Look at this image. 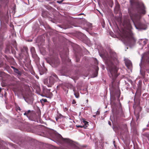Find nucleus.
<instances>
[{"instance_id": "obj_13", "label": "nucleus", "mask_w": 149, "mask_h": 149, "mask_svg": "<svg viewBox=\"0 0 149 149\" xmlns=\"http://www.w3.org/2000/svg\"><path fill=\"white\" fill-rule=\"evenodd\" d=\"M54 80L55 79L54 78L50 76L49 79L48 81L49 84L47 85L49 87H51V86L53 84Z\"/></svg>"}, {"instance_id": "obj_16", "label": "nucleus", "mask_w": 149, "mask_h": 149, "mask_svg": "<svg viewBox=\"0 0 149 149\" xmlns=\"http://www.w3.org/2000/svg\"><path fill=\"white\" fill-rule=\"evenodd\" d=\"M6 143L0 139V148L4 149V147H6Z\"/></svg>"}, {"instance_id": "obj_7", "label": "nucleus", "mask_w": 149, "mask_h": 149, "mask_svg": "<svg viewBox=\"0 0 149 149\" xmlns=\"http://www.w3.org/2000/svg\"><path fill=\"white\" fill-rule=\"evenodd\" d=\"M120 40L126 46L132 48L135 45V40L134 38H119Z\"/></svg>"}, {"instance_id": "obj_6", "label": "nucleus", "mask_w": 149, "mask_h": 149, "mask_svg": "<svg viewBox=\"0 0 149 149\" xmlns=\"http://www.w3.org/2000/svg\"><path fill=\"white\" fill-rule=\"evenodd\" d=\"M21 53L19 54V57L21 62H23L25 64L26 61H29L28 49L26 47H24L22 49H20Z\"/></svg>"}, {"instance_id": "obj_51", "label": "nucleus", "mask_w": 149, "mask_h": 149, "mask_svg": "<svg viewBox=\"0 0 149 149\" xmlns=\"http://www.w3.org/2000/svg\"><path fill=\"white\" fill-rule=\"evenodd\" d=\"M99 13L102 16H103V14L102 13H101L100 11H99Z\"/></svg>"}, {"instance_id": "obj_40", "label": "nucleus", "mask_w": 149, "mask_h": 149, "mask_svg": "<svg viewBox=\"0 0 149 149\" xmlns=\"http://www.w3.org/2000/svg\"><path fill=\"white\" fill-rule=\"evenodd\" d=\"M96 115H99L100 114V111H97L96 113Z\"/></svg>"}, {"instance_id": "obj_32", "label": "nucleus", "mask_w": 149, "mask_h": 149, "mask_svg": "<svg viewBox=\"0 0 149 149\" xmlns=\"http://www.w3.org/2000/svg\"><path fill=\"white\" fill-rule=\"evenodd\" d=\"M142 81L141 80H139V86H141V84H142Z\"/></svg>"}, {"instance_id": "obj_41", "label": "nucleus", "mask_w": 149, "mask_h": 149, "mask_svg": "<svg viewBox=\"0 0 149 149\" xmlns=\"http://www.w3.org/2000/svg\"><path fill=\"white\" fill-rule=\"evenodd\" d=\"M3 64V62H1L0 63V68L2 67Z\"/></svg>"}, {"instance_id": "obj_23", "label": "nucleus", "mask_w": 149, "mask_h": 149, "mask_svg": "<svg viewBox=\"0 0 149 149\" xmlns=\"http://www.w3.org/2000/svg\"><path fill=\"white\" fill-rule=\"evenodd\" d=\"M31 111L30 110H29L27 111H26V116L29 120H30V113Z\"/></svg>"}, {"instance_id": "obj_25", "label": "nucleus", "mask_w": 149, "mask_h": 149, "mask_svg": "<svg viewBox=\"0 0 149 149\" xmlns=\"http://www.w3.org/2000/svg\"><path fill=\"white\" fill-rule=\"evenodd\" d=\"M72 47H73V49L74 51H76V49H78L79 48V46L75 44H73L72 45Z\"/></svg>"}, {"instance_id": "obj_28", "label": "nucleus", "mask_w": 149, "mask_h": 149, "mask_svg": "<svg viewBox=\"0 0 149 149\" xmlns=\"http://www.w3.org/2000/svg\"><path fill=\"white\" fill-rule=\"evenodd\" d=\"M42 38H37L36 39V42L37 43H38L40 44L41 45H42V43L41 42L40 43V42H39V40H41V39Z\"/></svg>"}, {"instance_id": "obj_21", "label": "nucleus", "mask_w": 149, "mask_h": 149, "mask_svg": "<svg viewBox=\"0 0 149 149\" xmlns=\"http://www.w3.org/2000/svg\"><path fill=\"white\" fill-rule=\"evenodd\" d=\"M15 73H16L19 76H21L22 75V73L21 72L19 71L18 69L16 68L14 71Z\"/></svg>"}, {"instance_id": "obj_27", "label": "nucleus", "mask_w": 149, "mask_h": 149, "mask_svg": "<svg viewBox=\"0 0 149 149\" xmlns=\"http://www.w3.org/2000/svg\"><path fill=\"white\" fill-rule=\"evenodd\" d=\"M50 76L53 78H54L55 79V80L58 79V77L57 75L54 73H52L51 74V76Z\"/></svg>"}, {"instance_id": "obj_38", "label": "nucleus", "mask_w": 149, "mask_h": 149, "mask_svg": "<svg viewBox=\"0 0 149 149\" xmlns=\"http://www.w3.org/2000/svg\"><path fill=\"white\" fill-rule=\"evenodd\" d=\"M11 68L13 69L14 71L16 69V68L14 67L13 66H11Z\"/></svg>"}, {"instance_id": "obj_34", "label": "nucleus", "mask_w": 149, "mask_h": 149, "mask_svg": "<svg viewBox=\"0 0 149 149\" xmlns=\"http://www.w3.org/2000/svg\"><path fill=\"white\" fill-rule=\"evenodd\" d=\"M95 64H97L98 63V61L96 58H95Z\"/></svg>"}, {"instance_id": "obj_29", "label": "nucleus", "mask_w": 149, "mask_h": 149, "mask_svg": "<svg viewBox=\"0 0 149 149\" xmlns=\"http://www.w3.org/2000/svg\"><path fill=\"white\" fill-rule=\"evenodd\" d=\"M39 22L40 26H41V27L42 28V27H43V26L44 25L45 23H44L41 20L39 21Z\"/></svg>"}, {"instance_id": "obj_19", "label": "nucleus", "mask_w": 149, "mask_h": 149, "mask_svg": "<svg viewBox=\"0 0 149 149\" xmlns=\"http://www.w3.org/2000/svg\"><path fill=\"white\" fill-rule=\"evenodd\" d=\"M48 11L47 10H43L42 11V15L43 17H45L48 16Z\"/></svg>"}, {"instance_id": "obj_8", "label": "nucleus", "mask_w": 149, "mask_h": 149, "mask_svg": "<svg viewBox=\"0 0 149 149\" xmlns=\"http://www.w3.org/2000/svg\"><path fill=\"white\" fill-rule=\"evenodd\" d=\"M56 135L58 138L59 139H63L65 142L67 143L68 144L70 145L71 146H74V144L73 143L72 141L70 140L69 139H63L62 136L60 134L56 133Z\"/></svg>"}, {"instance_id": "obj_43", "label": "nucleus", "mask_w": 149, "mask_h": 149, "mask_svg": "<svg viewBox=\"0 0 149 149\" xmlns=\"http://www.w3.org/2000/svg\"><path fill=\"white\" fill-rule=\"evenodd\" d=\"M76 103V101L74 100H73V101H72V104H75Z\"/></svg>"}, {"instance_id": "obj_55", "label": "nucleus", "mask_w": 149, "mask_h": 149, "mask_svg": "<svg viewBox=\"0 0 149 149\" xmlns=\"http://www.w3.org/2000/svg\"><path fill=\"white\" fill-rule=\"evenodd\" d=\"M64 0H61V1L62 2Z\"/></svg>"}, {"instance_id": "obj_39", "label": "nucleus", "mask_w": 149, "mask_h": 149, "mask_svg": "<svg viewBox=\"0 0 149 149\" xmlns=\"http://www.w3.org/2000/svg\"><path fill=\"white\" fill-rule=\"evenodd\" d=\"M98 69H99L98 67H97V68L96 70V72L97 74Z\"/></svg>"}, {"instance_id": "obj_10", "label": "nucleus", "mask_w": 149, "mask_h": 149, "mask_svg": "<svg viewBox=\"0 0 149 149\" xmlns=\"http://www.w3.org/2000/svg\"><path fill=\"white\" fill-rule=\"evenodd\" d=\"M23 98L24 99L25 101L29 104H32L33 103V99L32 97H28L25 98L23 97Z\"/></svg>"}, {"instance_id": "obj_47", "label": "nucleus", "mask_w": 149, "mask_h": 149, "mask_svg": "<svg viewBox=\"0 0 149 149\" xmlns=\"http://www.w3.org/2000/svg\"><path fill=\"white\" fill-rule=\"evenodd\" d=\"M108 124L110 126H111V123L110 121H109L108 122Z\"/></svg>"}, {"instance_id": "obj_2", "label": "nucleus", "mask_w": 149, "mask_h": 149, "mask_svg": "<svg viewBox=\"0 0 149 149\" xmlns=\"http://www.w3.org/2000/svg\"><path fill=\"white\" fill-rule=\"evenodd\" d=\"M130 1L132 5L135 4L134 6L128 8V11L135 28L139 31L146 30L147 27L146 24L139 21L135 22L134 20V18H140L142 15L146 14V12L144 5L143 4L141 5L139 2H135L134 0H130Z\"/></svg>"}, {"instance_id": "obj_35", "label": "nucleus", "mask_w": 149, "mask_h": 149, "mask_svg": "<svg viewBox=\"0 0 149 149\" xmlns=\"http://www.w3.org/2000/svg\"><path fill=\"white\" fill-rule=\"evenodd\" d=\"M16 109L17 110H19V111H21V109L20 108V107L19 106L17 107Z\"/></svg>"}, {"instance_id": "obj_46", "label": "nucleus", "mask_w": 149, "mask_h": 149, "mask_svg": "<svg viewBox=\"0 0 149 149\" xmlns=\"http://www.w3.org/2000/svg\"><path fill=\"white\" fill-rule=\"evenodd\" d=\"M68 110V109L66 107H65V108L64 109V110L65 111H67Z\"/></svg>"}, {"instance_id": "obj_15", "label": "nucleus", "mask_w": 149, "mask_h": 149, "mask_svg": "<svg viewBox=\"0 0 149 149\" xmlns=\"http://www.w3.org/2000/svg\"><path fill=\"white\" fill-rule=\"evenodd\" d=\"M52 63L54 65V67H56L59 65V61L58 59L56 58L52 61Z\"/></svg>"}, {"instance_id": "obj_12", "label": "nucleus", "mask_w": 149, "mask_h": 149, "mask_svg": "<svg viewBox=\"0 0 149 149\" xmlns=\"http://www.w3.org/2000/svg\"><path fill=\"white\" fill-rule=\"evenodd\" d=\"M80 120H81V123H84V128H86V127H87L88 125H89V123L88 121H86L85 119L84 118L80 119Z\"/></svg>"}, {"instance_id": "obj_31", "label": "nucleus", "mask_w": 149, "mask_h": 149, "mask_svg": "<svg viewBox=\"0 0 149 149\" xmlns=\"http://www.w3.org/2000/svg\"><path fill=\"white\" fill-rule=\"evenodd\" d=\"M76 127H80V128H83L84 127V125H76Z\"/></svg>"}, {"instance_id": "obj_4", "label": "nucleus", "mask_w": 149, "mask_h": 149, "mask_svg": "<svg viewBox=\"0 0 149 149\" xmlns=\"http://www.w3.org/2000/svg\"><path fill=\"white\" fill-rule=\"evenodd\" d=\"M143 60L144 69L148 71L149 70V52L144 53L142 55L139 65L141 67L142 60Z\"/></svg>"}, {"instance_id": "obj_54", "label": "nucleus", "mask_w": 149, "mask_h": 149, "mask_svg": "<svg viewBox=\"0 0 149 149\" xmlns=\"http://www.w3.org/2000/svg\"><path fill=\"white\" fill-rule=\"evenodd\" d=\"M102 26L103 28H104L105 27L104 25H102Z\"/></svg>"}, {"instance_id": "obj_48", "label": "nucleus", "mask_w": 149, "mask_h": 149, "mask_svg": "<svg viewBox=\"0 0 149 149\" xmlns=\"http://www.w3.org/2000/svg\"><path fill=\"white\" fill-rule=\"evenodd\" d=\"M43 100L44 102H46L47 101V100L46 99H45L44 100Z\"/></svg>"}, {"instance_id": "obj_36", "label": "nucleus", "mask_w": 149, "mask_h": 149, "mask_svg": "<svg viewBox=\"0 0 149 149\" xmlns=\"http://www.w3.org/2000/svg\"><path fill=\"white\" fill-rule=\"evenodd\" d=\"M34 50H35V49H34V47H32L31 49V52H34Z\"/></svg>"}, {"instance_id": "obj_1", "label": "nucleus", "mask_w": 149, "mask_h": 149, "mask_svg": "<svg viewBox=\"0 0 149 149\" xmlns=\"http://www.w3.org/2000/svg\"><path fill=\"white\" fill-rule=\"evenodd\" d=\"M100 55L103 59L106 65L108 75L112 79L111 84L109 85V86L114 89V81L116 78L119 75L118 73L119 61L116 54L113 51L111 50L109 52V54L105 53L104 54H100Z\"/></svg>"}, {"instance_id": "obj_14", "label": "nucleus", "mask_w": 149, "mask_h": 149, "mask_svg": "<svg viewBox=\"0 0 149 149\" xmlns=\"http://www.w3.org/2000/svg\"><path fill=\"white\" fill-rule=\"evenodd\" d=\"M125 63L126 66L128 68H131L132 65V62L130 61L128 59H125Z\"/></svg>"}, {"instance_id": "obj_18", "label": "nucleus", "mask_w": 149, "mask_h": 149, "mask_svg": "<svg viewBox=\"0 0 149 149\" xmlns=\"http://www.w3.org/2000/svg\"><path fill=\"white\" fill-rule=\"evenodd\" d=\"M120 95V93L119 90H117L115 94V97L117 98V100L119 102H120L119 97Z\"/></svg>"}, {"instance_id": "obj_56", "label": "nucleus", "mask_w": 149, "mask_h": 149, "mask_svg": "<svg viewBox=\"0 0 149 149\" xmlns=\"http://www.w3.org/2000/svg\"><path fill=\"white\" fill-rule=\"evenodd\" d=\"M115 141H113V143H115Z\"/></svg>"}, {"instance_id": "obj_24", "label": "nucleus", "mask_w": 149, "mask_h": 149, "mask_svg": "<svg viewBox=\"0 0 149 149\" xmlns=\"http://www.w3.org/2000/svg\"><path fill=\"white\" fill-rule=\"evenodd\" d=\"M11 44L13 45L14 47L15 48L16 50H18L17 47V43L16 42L15 40H13L12 41Z\"/></svg>"}, {"instance_id": "obj_17", "label": "nucleus", "mask_w": 149, "mask_h": 149, "mask_svg": "<svg viewBox=\"0 0 149 149\" xmlns=\"http://www.w3.org/2000/svg\"><path fill=\"white\" fill-rule=\"evenodd\" d=\"M86 25L88 27V28H86V30L87 32H88L90 34V33L89 32V29H91V28H92V24L90 23H86Z\"/></svg>"}, {"instance_id": "obj_3", "label": "nucleus", "mask_w": 149, "mask_h": 149, "mask_svg": "<svg viewBox=\"0 0 149 149\" xmlns=\"http://www.w3.org/2000/svg\"><path fill=\"white\" fill-rule=\"evenodd\" d=\"M33 29L34 30L35 33L38 35L37 37H49L50 36L49 33L45 32L44 30L39 29L38 24H35Z\"/></svg>"}, {"instance_id": "obj_44", "label": "nucleus", "mask_w": 149, "mask_h": 149, "mask_svg": "<svg viewBox=\"0 0 149 149\" xmlns=\"http://www.w3.org/2000/svg\"><path fill=\"white\" fill-rule=\"evenodd\" d=\"M3 73V72L2 71H0V77H1V75Z\"/></svg>"}, {"instance_id": "obj_49", "label": "nucleus", "mask_w": 149, "mask_h": 149, "mask_svg": "<svg viewBox=\"0 0 149 149\" xmlns=\"http://www.w3.org/2000/svg\"><path fill=\"white\" fill-rule=\"evenodd\" d=\"M24 115L25 116H26V111L25 112V113L24 114Z\"/></svg>"}, {"instance_id": "obj_50", "label": "nucleus", "mask_w": 149, "mask_h": 149, "mask_svg": "<svg viewBox=\"0 0 149 149\" xmlns=\"http://www.w3.org/2000/svg\"><path fill=\"white\" fill-rule=\"evenodd\" d=\"M96 115H93V116L94 118H95L96 117Z\"/></svg>"}, {"instance_id": "obj_30", "label": "nucleus", "mask_w": 149, "mask_h": 149, "mask_svg": "<svg viewBox=\"0 0 149 149\" xmlns=\"http://www.w3.org/2000/svg\"><path fill=\"white\" fill-rule=\"evenodd\" d=\"M26 38V39H25V40L27 41H28L29 42H31L33 41L32 38L30 39H27V38Z\"/></svg>"}, {"instance_id": "obj_11", "label": "nucleus", "mask_w": 149, "mask_h": 149, "mask_svg": "<svg viewBox=\"0 0 149 149\" xmlns=\"http://www.w3.org/2000/svg\"><path fill=\"white\" fill-rule=\"evenodd\" d=\"M148 40L146 38L141 39L139 41V45H145L148 42Z\"/></svg>"}, {"instance_id": "obj_53", "label": "nucleus", "mask_w": 149, "mask_h": 149, "mask_svg": "<svg viewBox=\"0 0 149 149\" xmlns=\"http://www.w3.org/2000/svg\"><path fill=\"white\" fill-rule=\"evenodd\" d=\"M61 56L62 59L63 60V58H62V57Z\"/></svg>"}, {"instance_id": "obj_22", "label": "nucleus", "mask_w": 149, "mask_h": 149, "mask_svg": "<svg viewBox=\"0 0 149 149\" xmlns=\"http://www.w3.org/2000/svg\"><path fill=\"white\" fill-rule=\"evenodd\" d=\"M46 30L50 29L51 28L49 25L47 23H45L43 27Z\"/></svg>"}, {"instance_id": "obj_26", "label": "nucleus", "mask_w": 149, "mask_h": 149, "mask_svg": "<svg viewBox=\"0 0 149 149\" xmlns=\"http://www.w3.org/2000/svg\"><path fill=\"white\" fill-rule=\"evenodd\" d=\"M59 27L62 29H65L70 28L71 27V26L68 25H66L65 26H62L61 25H59Z\"/></svg>"}, {"instance_id": "obj_5", "label": "nucleus", "mask_w": 149, "mask_h": 149, "mask_svg": "<svg viewBox=\"0 0 149 149\" xmlns=\"http://www.w3.org/2000/svg\"><path fill=\"white\" fill-rule=\"evenodd\" d=\"M124 22L127 28L124 31V34L125 36L124 37H134V34L131 30L132 29V27L130 20L129 19H127Z\"/></svg>"}, {"instance_id": "obj_45", "label": "nucleus", "mask_w": 149, "mask_h": 149, "mask_svg": "<svg viewBox=\"0 0 149 149\" xmlns=\"http://www.w3.org/2000/svg\"><path fill=\"white\" fill-rule=\"evenodd\" d=\"M113 4V1H112L111 2V4L110 5V6L112 8V7Z\"/></svg>"}, {"instance_id": "obj_33", "label": "nucleus", "mask_w": 149, "mask_h": 149, "mask_svg": "<svg viewBox=\"0 0 149 149\" xmlns=\"http://www.w3.org/2000/svg\"><path fill=\"white\" fill-rule=\"evenodd\" d=\"M74 95L75 97L77 98H78L79 97V95L78 94H76V93L74 94Z\"/></svg>"}, {"instance_id": "obj_52", "label": "nucleus", "mask_w": 149, "mask_h": 149, "mask_svg": "<svg viewBox=\"0 0 149 149\" xmlns=\"http://www.w3.org/2000/svg\"><path fill=\"white\" fill-rule=\"evenodd\" d=\"M2 89L1 88H0V92H1Z\"/></svg>"}, {"instance_id": "obj_20", "label": "nucleus", "mask_w": 149, "mask_h": 149, "mask_svg": "<svg viewBox=\"0 0 149 149\" xmlns=\"http://www.w3.org/2000/svg\"><path fill=\"white\" fill-rule=\"evenodd\" d=\"M142 75L143 76V77L144 78V80L143 81V82L144 84H145V82H149L148 85H149V77L147 78V79L145 78V75H143V74H142Z\"/></svg>"}, {"instance_id": "obj_9", "label": "nucleus", "mask_w": 149, "mask_h": 149, "mask_svg": "<svg viewBox=\"0 0 149 149\" xmlns=\"http://www.w3.org/2000/svg\"><path fill=\"white\" fill-rule=\"evenodd\" d=\"M115 6L114 9V11L115 13H117L120 11V5L117 0L115 1Z\"/></svg>"}, {"instance_id": "obj_42", "label": "nucleus", "mask_w": 149, "mask_h": 149, "mask_svg": "<svg viewBox=\"0 0 149 149\" xmlns=\"http://www.w3.org/2000/svg\"><path fill=\"white\" fill-rule=\"evenodd\" d=\"M57 3H59V4H61L62 3V2H61V1H56Z\"/></svg>"}, {"instance_id": "obj_57", "label": "nucleus", "mask_w": 149, "mask_h": 149, "mask_svg": "<svg viewBox=\"0 0 149 149\" xmlns=\"http://www.w3.org/2000/svg\"><path fill=\"white\" fill-rule=\"evenodd\" d=\"M128 47H127V49H128Z\"/></svg>"}, {"instance_id": "obj_37", "label": "nucleus", "mask_w": 149, "mask_h": 149, "mask_svg": "<svg viewBox=\"0 0 149 149\" xmlns=\"http://www.w3.org/2000/svg\"><path fill=\"white\" fill-rule=\"evenodd\" d=\"M12 36L13 37H14V36H16V35L15 33H12Z\"/></svg>"}]
</instances>
